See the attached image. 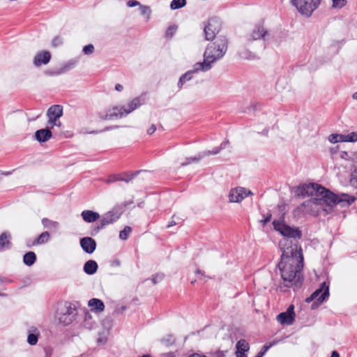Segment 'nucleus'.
<instances>
[{"label": "nucleus", "mask_w": 357, "mask_h": 357, "mask_svg": "<svg viewBox=\"0 0 357 357\" xmlns=\"http://www.w3.org/2000/svg\"><path fill=\"white\" fill-rule=\"evenodd\" d=\"M177 223L174 221V220H172L169 222V224L167 225V227H171L174 225H176Z\"/></svg>", "instance_id": "56"}, {"label": "nucleus", "mask_w": 357, "mask_h": 357, "mask_svg": "<svg viewBox=\"0 0 357 357\" xmlns=\"http://www.w3.org/2000/svg\"><path fill=\"white\" fill-rule=\"evenodd\" d=\"M240 58L243 59H251L254 58V54L246 49H242L238 52Z\"/></svg>", "instance_id": "34"}, {"label": "nucleus", "mask_w": 357, "mask_h": 357, "mask_svg": "<svg viewBox=\"0 0 357 357\" xmlns=\"http://www.w3.org/2000/svg\"><path fill=\"white\" fill-rule=\"evenodd\" d=\"M221 23L217 18H211L204 26V31L206 40H212L220 30Z\"/></svg>", "instance_id": "11"}, {"label": "nucleus", "mask_w": 357, "mask_h": 357, "mask_svg": "<svg viewBox=\"0 0 357 357\" xmlns=\"http://www.w3.org/2000/svg\"><path fill=\"white\" fill-rule=\"evenodd\" d=\"M76 309L73 307L71 303H66L65 310L58 316L59 323L64 326L70 324L76 316Z\"/></svg>", "instance_id": "12"}, {"label": "nucleus", "mask_w": 357, "mask_h": 357, "mask_svg": "<svg viewBox=\"0 0 357 357\" xmlns=\"http://www.w3.org/2000/svg\"><path fill=\"white\" fill-rule=\"evenodd\" d=\"M126 115V107L116 106L108 109L105 113L100 114V117L102 120H109L114 118H122Z\"/></svg>", "instance_id": "15"}, {"label": "nucleus", "mask_w": 357, "mask_h": 357, "mask_svg": "<svg viewBox=\"0 0 357 357\" xmlns=\"http://www.w3.org/2000/svg\"><path fill=\"white\" fill-rule=\"evenodd\" d=\"M227 49L228 39L224 36H218L215 41L208 44L204 52V61L197 62V66L202 69V72L208 71L225 56Z\"/></svg>", "instance_id": "4"}, {"label": "nucleus", "mask_w": 357, "mask_h": 357, "mask_svg": "<svg viewBox=\"0 0 357 357\" xmlns=\"http://www.w3.org/2000/svg\"><path fill=\"white\" fill-rule=\"evenodd\" d=\"M63 115V107L59 105L51 106L47 112L48 117V124L50 125V128L54 126L60 127L61 123L59 120L60 117Z\"/></svg>", "instance_id": "10"}, {"label": "nucleus", "mask_w": 357, "mask_h": 357, "mask_svg": "<svg viewBox=\"0 0 357 357\" xmlns=\"http://www.w3.org/2000/svg\"><path fill=\"white\" fill-rule=\"evenodd\" d=\"M36 140L40 142H45L52 137V132L50 129H40L35 132Z\"/></svg>", "instance_id": "21"}, {"label": "nucleus", "mask_w": 357, "mask_h": 357, "mask_svg": "<svg viewBox=\"0 0 357 357\" xmlns=\"http://www.w3.org/2000/svg\"><path fill=\"white\" fill-rule=\"evenodd\" d=\"M227 353V351H216L215 352H212L210 354L211 357H224L226 356V354Z\"/></svg>", "instance_id": "43"}, {"label": "nucleus", "mask_w": 357, "mask_h": 357, "mask_svg": "<svg viewBox=\"0 0 357 357\" xmlns=\"http://www.w3.org/2000/svg\"><path fill=\"white\" fill-rule=\"evenodd\" d=\"M271 215H268L264 220H261V222L265 225L271 221Z\"/></svg>", "instance_id": "51"}, {"label": "nucleus", "mask_w": 357, "mask_h": 357, "mask_svg": "<svg viewBox=\"0 0 357 357\" xmlns=\"http://www.w3.org/2000/svg\"><path fill=\"white\" fill-rule=\"evenodd\" d=\"M356 198L347 194L335 195L332 192L312 197L298 206L297 211L304 215L317 216L321 212L325 214L331 213L333 208L336 205L341 207L350 206Z\"/></svg>", "instance_id": "1"}, {"label": "nucleus", "mask_w": 357, "mask_h": 357, "mask_svg": "<svg viewBox=\"0 0 357 357\" xmlns=\"http://www.w3.org/2000/svg\"><path fill=\"white\" fill-rule=\"evenodd\" d=\"M106 340H107L106 337H99L98 339V342L100 343H105V342H106Z\"/></svg>", "instance_id": "55"}, {"label": "nucleus", "mask_w": 357, "mask_h": 357, "mask_svg": "<svg viewBox=\"0 0 357 357\" xmlns=\"http://www.w3.org/2000/svg\"><path fill=\"white\" fill-rule=\"evenodd\" d=\"M51 59V54L47 51H42L36 54L33 59V64L36 67L40 66L42 64H47Z\"/></svg>", "instance_id": "18"}, {"label": "nucleus", "mask_w": 357, "mask_h": 357, "mask_svg": "<svg viewBox=\"0 0 357 357\" xmlns=\"http://www.w3.org/2000/svg\"><path fill=\"white\" fill-rule=\"evenodd\" d=\"M346 142H355L357 141V132H353L348 135H344Z\"/></svg>", "instance_id": "37"}, {"label": "nucleus", "mask_w": 357, "mask_h": 357, "mask_svg": "<svg viewBox=\"0 0 357 357\" xmlns=\"http://www.w3.org/2000/svg\"><path fill=\"white\" fill-rule=\"evenodd\" d=\"M11 174V172H3V173H2V174H3V175H9V174Z\"/></svg>", "instance_id": "59"}, {"label": "nucleus", "mask_w": 357, "mask_h": 357, "mask_svg": "<svg viewBox=\"0 0 357 357\" xmlns=\"http://www.w3.org/2000/svg\"><path fill=\"white\" fill-rule=\"evenodd\" d=\"M81 216L83 220L88 223L94 222L100 218V215L98 213L91 210L83 211L81 213Z\"/></svg>", "instance_id": "20"}, {"label": "nucleus", "mask_w": 357, "mask_h": 357, "mask_svg": "<svg viewBox=\"0 0 357 357\" xmlns=\"http://www.w3.org/2000/svg\"><path fill=\"white\" fill-rule=\"evenodd\" d=\"M210 153H211L210 151H204L203 153H199L198 155L196 156V157L188 158L186 159V162H185L182 163V165L183 166L186 165L188 164H190L192 162H198L201 159H202L204 157L209 155Z\"/></svg>", "instance_id": "31"}, {"label": "nucleus", "mask_w": 357, "mask_h": 357, "mask_svg": "<svg viewBox=\"0 0 357 357\" xmlns=\"http://www.w3.org/2000/svg\"><path fill=\"white\" fill-rule=\"evenodd\" d=\"M63 43L62 41V39L59 37V36H56L55 37L53 40H52V46L54 47H58L60 45H61Z\"/></svg>", "instance_id": "44"}, {"label": "nucleus", "mask_w": 357, "mask_h": 357, "mask_svg": "<svg viewBox=\"0 0 357 357\" xmlns=\"http://www.w3.org/2000/svg\"><path fill=\"white\" fill-rule=\"evenodd\" d=\"M331 143L335 144L340 142H345V136L342 134H331L328 137Z\"/></svg>", "instance_id": "32"}, {"label": "nucleus", "mask_w": 357, "mask_h": 357, "mask_svg": "<svg viewBox=\"0 0 357 357\" xmlns=\"http://www.w3.org/2000/svg\"><path fill=\"white\" fill-rule=\"evenodd\" d=\"M27 342L31 345L36 344L38 342V336L33 333H30L27 337Z\"/></svg>", "instance_id": "39"}, {"label": "nucleus", "mask_w": 357, "mask_h": 357, "mask_svg": "<svg viewBox=\"0 0 357 357\" xmlns=\"http://www.w3.org/2000/svg\"><path fill=\"white\" fill-rule=\"evenodd\" d=\"M277 321L282 325H292L295 321L294 306L291 305L285 312L280 313Z\"/></svg>", "instance_id": "14"}, {"label": "nucleus", "mask_w": 357, "mask_h": 357, "mask_svg": "<svg viewBox=\"0 0 357 357\" xmlns=\"http://www.w3.org/2000/svg\"><path fill=\"white\" fill-rule=\"evenodd\" d=\"M164 278V275L162 273H158L153 276L152 278V282L154 284L160 282L162 281Z\"/></svg>", "instance_id": "42"}, {"label": "nucleus", "mask_w": 357, "mask_h": 357, "mask_svg": "<svg viewBox=\"0 0 357 357\" xmlns=\"http://www.w3.org/2000/svg\"><path fill=\"white\" fill-rule=\"evenodd\" d=\"M36 260V254L32 252L29 251L26 252L24 257H23V262L29 266H32Z\"/></svg>", "instance_id": "29"}, {"label": "nucleus", "mask_w": 357, "mask_h": 357, "mask_svg": "<svg viewBox=\"0 0 357 357\" xmlns=\"http://www.w3.org/2000/svg\"><path fill=\"white\" fill-rule=\"evenodd\" d=\"M126 204L114 206L111 211L102 215L101 218L102 227L112 224L117 221L124 211Z\"/></svg>", "instance_id": "8"}, {"label": "nucleus", "mask_w": 357, "mask_h": 357, "mask_svg": "<svg viewBox=\"0 0 357 357\" xmlns=\"http://www.w3.org/2000/svg\"><path fill=\"white\" fill-rule=\"evenodd\" d=\"M84 54L90 55L94 52V47L92 44L85 45L82 50Z\"/></svg>", "instance_id": "40"}, {"label": "nucleus", "mask_w": 357, "mask_h": 357, "mask_svg": "<svg viewBox=\"0 0 357 357\" xmlns=\"http://www.w3.org/2000/svg\"><path fill=\"white\" fill-rule=\"evenodd\" d=\"M89 306L91 310L97 312H102L105 308V305L102 301L98 298H92L89 301Z\"/></svg>", "instance_id": "24"}, {"label": "nucleus", "mask_w": 357, "mask_h": 357, "mask_svg": "<svg viewBox=\"0 0 357 357\" xmlns=\"http://www.w3.org/2000/svg\"><path fill=\"white\" fill-rule=\"evenodd\" d=\"M221 150H222V149L220 146L215 147L212 151H209L211 152L209 153V155H211V154L215 155V154L218 153Z\"/></svg>", "instance_id": "50"}, {"label": "nucleus", "mask_w": 357, "mask_h": 357, "mask_svg": "<svg viewBox=\"0 0 357 357\" xmlns=\"http://www.w3.org/2000/svg\"><path fill=\"white\" fill-rule=\"evenodd\" d=\"M274 229L282 235L279 247L283 255L301 252L298 241L302 237V232L298 227H291L282 220H274Z\"/></svg>", "instance_id": "2"}, {"label": "nucleus", "mask_w": 357, "mask_h": 357, "mask_svg": "<svg viewBox=\"0 0 357 357\" xmlns=\"http://www.w3.org/2000/svg\"><path fill=\"white\" fill-rule=\"evenodd\" d=\"M352 98H353L354 100H357V92H355L353 94Z\"/></svg>", "instance_id": "58"}, {"label": "nucleus", "mask_w": 357, "mask_h": 357, "mask_svg": "<svg viewBox=\"0 0 357 357\" xmlns=\"http://www.w3.org/2000/svg\"><path fill=\"white\" fill-rule=\"evenodd\" d=\"M115 89L118 91H121L123 89V86L120 84H117L115 86Z\"/></svg>", "instance_id": "54"}, {"label": "nucleus", "mask_w": 357, "mask_h": 357, "mask_svg": "<svg viewBox=\"0 0 357 357\" xmlns=\"http://www.w3.org/2000/svg\"><path fill=\"white\" fill-rule=\"evenodd\" d=\"M321 0H291V4L302 15L309 17L320 6Z\"/></svg>", "instance_id": "5"}, {"label": "nucleus", "mask_w": 357, "mask_h": 357, "mask_svg": "<svg viewBox=\"0 0 357 357\" xmlns=\"http://www.w3.org/2000/svg\"><path fill=\"white\" fill-rule=\"evenodd\" d=\"M156 130V126L154 124H152L151 127L147 130V134L151 135Z\"/></svg>", "instance_id": "48"}, {"label": "nucleus", "mask_w": 357, "mask_h": 357, "mask_svg": "<svg viewBox=\"0 0 357 357\" xmlns=\"http://www.w3.org/2000/svg\"><path fill=\"white\" fill-rule=\"evenodd\" d=\"M131 232V227L126 226L120 231L119 238L122 240H126Z\"/></svg>", "instance_id": "36"}, {"label": "nucleus", "mask_w": 357, "mask_h": 357, "mask_svg": "<svg viewBox=\"0 0 357 357\" xmlns=\"http://www.w3.org/2000/svg\"><path fill=\"white\" fill-rule=\"evenodd\" d=\"M50 233L48 231H43L32 242L31 245L45 244L50 241Z\"/></svg>", "instance_id": "25"}, {"label": "nucleus", "mask_w": 357, "mask_h": 357, "mask_svg": "<svg viewBox=\"0 0 357 357\" xmlns=\"http://www.w3.org/2000/svg\"><path fill=\"white\" fill-rule=\"evenodd\" d=\"M41 222L44 228L50 230L56 231L59 227V223L58 222L50 220L46 218H43Z\"/></svg>", "instance_id": "26"}, {"label": "nucleus", "mask_w": 357, "mask_h": 357, "mask_svg": "<svg viewBox=\"0 0 357 357\" xmlns=\"http://www.w3.org/2000/svg\"><path fill=\"white\" fill-rule=\"evenodd\" d=\"M139 10H140V14L142 15H146L147 20H149L150 19L151 10L149 6L140 4Z\"/></svg>", "instance_id": "35"}, {"label": "nucleus", "mask_w": 357, "mask_h": 357, "mask_svg": "<svg viewBox=\"0 0 357 357\" xmlns=\"http://www.w3.org/2000/svg\"><path fill=\"white\" fill-rule=\"evenodd\" d=\"M229 144V140L225 139L224 142H222L220 146V147L223 149L226 148L227 145Z\"/></svg>", "instance_id": "52"}, {"label": "nucleus", "mask_w": 357, "mask_h": 357, "mask_svg": "<svg viewBox=\"0 0 357 357\" xmlns=\"http://www.w3.org/2000/svg\"><path fill=\"white\" fill-rule=\"evenodd\" d=\"M271 32L264 27L263 24H257L246 36L248 41L263 40L264 42H270Z\"/></svg>", "instance_id": "9"}, {"label": "nucleus", "mask_w": 357, "mask_h": 357, "mask_svg": "<svg viewBox=\"0 0 357 357\" xmlns=\"http://www.w3.org/2000/svg\"><path fill=\"white\" fill-rule=\"evenodd\" d=\"M80 245L85 252L91 254L96 250V243L91 237H84L80 240Z\"/></svg>", "instance_id": "17"}, {"label": "nucleus", "mask_w": 357, "mask_h": 357, "mask_svg": "<svg viewBox=\"0 0 357 357\" xmlns=\"http://www.w3.org/2000/svg\"><path fill=\"white\" fill-rule=\"evenodd\" d=\"M10 234L8 232H3L0 236V250L10 247Z\"/></svg>", "instance_id": "28"}, {"label": "nucleus", "mask_w": 357, "mask_h": 357, "mask_svg": "<svg viewBox=\"0 0 357 357\" xmlns=\"http://www.w3.org/2000/svg\"><path fill=\"white\" fill-rule=\"evenodd\" d=\"M270 38H271L270 42L271 41V42L274 43L275 45H278L285 40L286 33L282 31L275 32L273 33H271Z\"/></svg>", "instance_id": "27"}, {"label": "nucleus", "mask_w": 357, "mask_h": 357, "mask_svg": "<svg viewBox=\"0 0 357 357\" xmlns=\"http://www.w3.org/2000/svg\"><path fill=\"white\" fill-rule=\"evenodd\" d=\"M144 102V99L141 97L135 98L130 102L128 103V107L126 108V114L128 115L132 111L138 108Z\"/></svg>", "instance_id": "22"}, {"label": "nucleus", "mask_w": 357, "mask_h": 357, "mask_svg": "<svg viewBox=\"0 0 357 357\" xmlns=\"http://www.w3.org/2000/svg\"><path fill=\"white\" fill-rule=\"evenodd\" d=\"M199 71H202V69L197 66V63L193 66V68L190 70H188L185 74H183L179 79L178 82V87L181 89L183 84L187 82L192 79L193 75Z\"/></svg>", "instance_id": "19"}, {"label": "nucleus", "mask_w": 357, "mask_h": 357, "mask_svg": "<svg viewBox=\"0 0 357 357\" xmlns=\"http://www.w3.org/2000/svg\"><path fill=\"white\" fill-rule=\"evenodd\" d=\"M142 357H149V356H143Z\"/></svg>", "instance_id": "61"}, {"label": "nucleus", "mask_w": 357, "mask_h": 357, "mask_svg": "<svg viewBox=\"0 0 357 357\" xmlns=\"http://www.w3.org/2000/svg\"><path fill=\"white\" fill-rule=\"evenodd\" d=\"M98 264L94 260H89L84 265V271L88 275H93L98 270Z\"/></svg>", "instance_id": "23"}, {"label": "nucleus", "mask_w": 357, "mask_h": 357, "mask_svg": "<svg viewBox=\"0 0 357 357\" xmlns=\"http://www.w3.org/2000/svg\"><path fill=\"white\" fill-rule=\"evenodd\" d=\"M329 296V283L324 282L321 284L320 287L314 291L312 295L305 299V302L310 303L312 301H315L311 306L312 309H316Z\"/></svg>", "instance_id": "6"}, {"label": "nucleus", "mask_w": 357, "mask_h": 357, "mask_svg": "<svg viewBox=\"0 0 357 357\" xmlns=\"http://www.w3.org/2000/svg\"><path fill=\"white\" fill-rule=\"evenodd\" d=\"M197 274H201L202 276H204V274L201 271L200 269L197 268L195 271Z\"/></svg>", "instance_id": "57"}, {"label": "nucleus", "mask_w": 357, "mask_h": 357, "mask_svg": "<svg viewBox=\"0 0 357 357\" xmlns=\"http://www.w3.org/2000/svg\"><path fill=\"white\" fill-rule=\"evenodd\" d=\"M351 182L354 184V179H351Z\"/></svg>", "instance_id": "60"}, {"label": "nucleus", "mask_w": 357, "mask_h": 357, "mask_svg": "<svg viewBox=\"0 0 357 357\" xmlns=\"http://www.w3.org/2000/svg\"><path fill=\"white\" fill-rule=\"evenodd\" d=\"M177 29V26L175 25H172L168 27V29L166 31V36L167 37H172L174 34L175 33Z\"/></svg>", "instance_id": "41"}, {"label": "nucleus", "mask_w": 357, "mask_h": 357, "mask_svg": "<svg viewBox=\"0 0 357 357\" xmlns=\"http://www.w3.org/2000/svg\"><path fill=\"white\" fill-rule=\"evenodd\" d=\"M269 347V346H264L262 350L260 352H259L255 357H262L264 355V354L268 351Z\"/></svg>", "instance_id": "46"}, {"label": "nucleus", "mask_w": 357, "mask_h": 357, "mask_svg": "<svg viewBox=\"0 0 357 357\" xmlns=\"http://www.w3.org/2000/svg\"><path fill=\"white\" fill-rule=\"evenodd\" d=\"M236 357H247V355L243 352L236 351Z\"/></svg>", "instance_id": "53"}, {"label": "nucleus", "mask_w": 357, "mask_h": 357, "mask_svg": "<svg viewBox=\"0 0 357 357\" xmlns=\"http://www.w3.org/2000/svg\"><path fill=\"white\" fill-rule=\"evenodd\" d=\"M103 227H102V223L100 222V226H98V227H95L94 229H92L91 234L93 235V236L97 234L99 232V231L101 229H102Z\"/></svg>", "instance_id": "47"}, {"label": "nucleus", "mask_w": 357, "mask_h": 357, "mask_svg": "<svg viewBox=\"0 0 357 357\" xmlns=\"http://www.w3.org/2000/svg\"><path fill=\"white\" fill-rule=\"evenodd\" d=\"M251 190L243 187H237L230 190L229 193V199L230 202L239 203L245 197L252 195Z\"/></svg>", "instance_id": "13"}, {"label": "nucleus", "mask_w": 357, "mask_h": 357, "mask_svg": "<svg viewBox=\"0 0 357 357\" xmlns=\"http://www.w3.org/2000/svg\"><path fill=\"white\" fill-rule=\"evenodd\" d=\"M303 259L302 252L292 255H283L282 252L281 260L278 266L285 287H290L293 285L303 266Z\"/></svg>", "instance_id": "3"}, {"label": "nucleus", "mask_w": 357, "mask_h": 357, "mask_svg": "<svg viewBox=\"0 0 357 357\" xmlns=\"http://www.w3.org/2000/svg\"><path fill=\"white\" fill-rule=\"evenodd\" d=\"M140 2L136 0H129L127 1L126 5L128 7H135L137 6H140Z\"/></svg>", "instance_id": "45"}, {"label": "nucleus", "mask_w": 357, "mask_h": 357, "mask_svg": "<svg viewBox=\"0 0 357 357\" xmlns=\"http://www.w3.org/2000/svg\"><path fill=\"white\" fill-rule=\"evenodd\" d=\"M326 192H331L317 183L303 184L298 186L296 190L298 196L312 197L326 194Z\"/></svg>", "instance_id": "7"}, {"label": "nucleus", "mask_w": 357, "mask_h": 357, "mask_svg": "<svg viewBox=\"0 0 357 357\" xmlns=\"http://www.w3.org/2000/svg\"><path fill=\"white\" fill-rule=\"evenodd\" d=\"M236 351L245 353L250 349L249 344L245 340L241 339L236 343Z\"/></svg>", "instance_id": "30"}, {"label": "nucleus", "mask_w": 357, "mask_h": 357, "mask_svg": "<svg viewBox=\"0 0 357 357\" xmlns=\"http://www.w3.org/2000/svg\"><path fill=\"white\" fill-rule=\"evenodd\" d=\"M186 4V0H173L170 3L172 10L183 8Z\"/></svg>", "instance_id": "33"}, {"label": "nucleus", "mask_w": 357, "mask_h": 357, "mask_svg": "<svg viewBox=\"0 0 357 357\" xmlns=\"http://www.w3.org/2000/svg\"><path fill=\"white\" fill-rule=\"evenodd\" d=\"M139 171L135 172L131 174H112L110 175L108 178L106 180V183H112L118 181H124L126 183H129L138 174Z\"/></svg>", "instance_id": "16"}, {"label": "nucleus", "mask_w": 357, "mask_h": 357, "mask_svg": "<svg viewBox=\"0 0 357 357\" xmlns=\"http://www.w3.org/2000/svg\"><path fill=\"white\" fill-rule=\"evenodd\" d=\"M164 357H174V356L171 354H165L164 356ZM190 357H206V356L199 355L198 354H194L191 355Z\"/></svg>", "instance_id": "49"}, {"label": "nucleus", "mask_w": 357, "mask_h": 357, "mask_svg": "<svg viewBox=\"0 0 357 357\" xmlns=\"http://www.w3.org/2000/svg\"><path fill=\"white\" fill-rule=\"evenodd\" d=\"M333 7L335 8H341L347 3V0H332Z\"/></svg>", "instance_id": "38"}]
</instances>
